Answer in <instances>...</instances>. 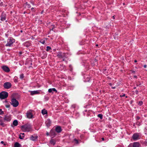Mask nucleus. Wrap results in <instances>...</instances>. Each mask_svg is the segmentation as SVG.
Segmentation results:
<instances>
[{"label": "nucleus", "instance_id": "nucleus-1", "mask_svg": "<svg viewBox=\"0 0 147 147\" xmlns=\"http://www.w3.org/2000/svg\"><path fill=\"white\" fill-rule=\"evenodd\" d=\"M21 129L24 132H29L32 131L31 125L28 124H25L21 127Z\"/></svg>", "mask_w": 147, "mask_h": 147}, {"label": "nucleus", "instance_id": "nucleus-2", "mask_svg": "<svg viewBox=\"0 0 147 147\" xmlns=\"http://www.w3.org/2000/svg\"><path fill=\"white\" fill-rule=\"evenodd\" d=\"M15 42V40L10 38L7 40V43L5 45L6 47H11L12 44Z\"/></svg>", "mask_w": 147, "mask_h": 147}, {"label": "nucleus", "instance_id": "nucleus-3", "mask_svg": "<svg viewBox=\"0 0 147 147\" xmlns=\"http://www.w3.org/2000/svg\"><path fill=\"white\" fill-rule=\"evenodd\" d=\"M8 96V93L6 92H2L0 94V98L4 99L7 97Z\"/></svg>", "mask_w": 147, "mask_h": 147}, {"label": "nucleus", "instance_id": "nucleus-4", "mask_svg": "<svg viewBox=\"0 0 147 147\" xmlns=\"http://www.w3.org/2000/svg\"><path fill=\"white\" fill-rule=\"evenodd\" d=\"M11 104L14 107H17L19 105V102L16 99L13 98L11 100Z\"/></svg>", "mask_w": 147, "mask_h": 147}, {"label": "nucleus", "instance_id": "nucleus-5", "mask_svg": "<svg viewBox=\"0 0 147 147\" xmlns=\"http://www.w3.org/2000/svg\"><path fill=\"white\" fill-rule=\"evenodd\" d=\"M11 84L9 82H5L3 84L4 87L6 89H9L11 87Z\"/></svg>", "mask_w": 147, "mask_h": 147}, {"label": "nucleus", "instance_id": "nucleus-6", "mask_svg": "<svg viewBox=\"0 0 147 147\" xmlns=\"http://www.w3.org/2000/svg\"><path fill=\"white\" fill-rule=\"evenodd\" d=\"M132 138L134 140H136L140 139L139 135L138 133H135L132 136Z\"/></svg>", "mask_w": 147, "mask_h": 147}, {"label": "nucleus", "instance_id": "nucleus-7", "mask_svg": "<svg viewBox=\"0 0 147 147\" xmlns=\"http://www.w3.org/2000/svg\"><path fill=\"white\" fill-rule=\"evenodd\" d=\"M27 116L29 119L32 118L33 117V115H32V111L30 110L27 112Z\"/></svg>", "mask_w": 147, "mask_h": 147}, {"label": "nucleus", "instance_id": "nucleus-8", "mask_svg": "<svg viewBox=\"0 0 147 147\" xmlns=\"http://www.w3.org/2000/svg\"><path fill=\"white\" fill-rule=\"evenodd\" d=\"M11 119V116L10 115H5V116L4 117V120L7 121H10Z\"/></svg>", "mask_w": 147, "mask_h": 147}, {"label": "nucleus", "instance_id": "nucleus-9", "mask_svg": "<svg viewBox=\"0 0 147 147\" xmlns=\"http://www.w3.org/2000/svg\"><path fill=\"white\" fill-rule=\"evenodd\" d=\"M51 121L50 120V119H48L46 121H45V124L46 125V126L47 127H49L51 125Z\"/></svg>", "mask_w": 147, "mask_h": 147}, {"label": "nucleus", "instance_id": "nucleus-10", "mask_svg": "<svg viewBox=\"0 0 147 147\" xmlns=\"http://www.w3.org/2000/svg\"><path fill=\"white\" fill-rule=\"evenodd\" d=\"M3 70L6 72H9L10 71L9 68L6 66H4L2 67Z\"/></svg>", "mask_w": 147, "mask_h": 147}, {"label": "nucleus", "instance_id": "nucleus-11", "mask_svg": "<svg viewBox=\"0 0 147 147\" xmlns=\"http://www.w3.org/2000/svg\"><path fill=\"white\" fill-rule=\"evenodd\" d=\"M57 56L59 58H63L64 57V54L61 52H59L57 53Z\"/></svg>", "mask_w": 147, "mask_h": 147}, {"label": "nucleus", "instance_id": "nucleus-12", "mask_svg": "<svg viewBox=\"0 0 147 147\" xmlns=\"http://www.w3.org/2000/svg\"><path fill=\"white\" fill-rule=\"evenodd\" d=\"M130 144L134 147H139L140 146V144L138 142H134Z\"/></svg>", "mask_w": 147, "mask_h": 147}, {"label": "nucleus", "instance_id": "nucleus-13", "mask_svg": "<svg viewBox=\"0 0 147 147\" xmlns=\"http://www.w3.org/2000/svg\"><path fill=\"white\" fill-rule=\"evenodd\" d=\"M40 93L39 90H35L31 92V95H33L34 94H39Z\"/></svg>", "mask_w": 147, "mask_h": 147}, {"label": "nucleus", "instance_id": "nucleus-14", "mask_svg": "<svg viewBox=\"0 0 147 147\" xmlns=\"http://www.w3.org/2000/svg\"><path fill=\"white\" fill-rule=\"evenodd\" d=\"M38 136H31L30 137V139L32 141H35L37 139Z\"/></svg>", "mask_w": 147, "mask_h": 147}, {"label": "nucleus", "instance_id": "nucleus-15", "mask_svg": "<svg viewBox=\"0 0 147 147\" xmlns=\"http://www.w3.org/2000/svg\"><path fill=\"white\" fill-rule=\"evenodd\" d=\"M18 121L17 120H14L13 122L12 125L11 126L12 127L16 126L18 125Z\"/></svg>", "mask_w": 147, "mask_h": 147}, {"label": "nucleus", "instance_id": "nucleus-16", "mask_svg": "<svg viewBox=\"0 0 147 147\" xmlns=\"http://www.w3.org/2000/svg\"><path fill=\"white\" fill-rule=\"evenodd\" d=\"M55 130L58 133H59L61 131V128L60 126H58L56 127Z\"/></svg>", "mask_w": 147, "mask_h": 147}, {"label": "nucleus", "instance_id": "nucleus-17", "mask_svg": "<svg viewBox=\"0 0 147 147\" xmlns=\"http://www.w3.org/2000/svg\"><path fill=\"white\" fill-rule=\"evenodd\" d=\"M41 113L43 115H44L47 114V112L45 109H44L42 110Z\"/></svg>", "mask_w": 147, "mask_h": 147}, {"label": "nucleus", "instance_id": "nucleus-18", "mask_svg": "<svg viewBox=\"0 0 147 147\" xmlns=\"http://www.w3.org/2000/svg\"><path fill=\"white\" fill-rule=\"evenodd\" d=\"M52 91H55L56 92H57V90L55 88H50L48 90V92H49L50 93L51 92H52Z\"/></svg>", "mask_w": 147, "mask_h": 147}, {"label": "nucleus", "instance_id": "nucleus-19", "mask_svg": "<svg viewBox=\"0 0 147 147\" xmlns=\"http://www.w3.org/2000/svg\"><path fill=\"white\" fill-rule=\"evenodd\" d=\"M50 143L51 144H53V145H54L55 144L56 141L54 140L51 139L50 140Z\"/></svg>", "mask_w": 147, "mask_h": 147}, {"label": "nucleus", "instance_id": "nucleus-20", "mask_svg": "<svg viewBox=\"0 0 147 147\" xmlns=\"http://www.w3.org/2000/svg\"><path fill=\"white\" fill-rule=\"evenodd\" d=\"M20 144L16 142L14 144V147H20Z\"/></svg>", "mask_w": 147, "mask_h": 147}, {"label": "nucleus", "instance_id": "nucleus-21", "mask_svg": "<svg viewBox=\"0 0 147 147\" xmlns=\"http://www.w3.org/2000/svg\"><path fill=\"white\" fill-rule=\"evenodd\" d=\"M25 5L26 6H27L28 8H30L31 7L30 4L28 3H25Z\"/></svg>", "mask_w": 147, "mask_h": 147}, {"label": "nucleus", "instance_id": "nucleus-22", "mask_svg": "<svg viewBox=\"0 0 147 147\" xmlns=\"http://www.w3.org/2000/svg\"><path fill=\"white\" fill-rule=\"evenodd\" d=\"M0 125L2 126L3 127H4L5 124L3 123L1 120H0Z\"/></svg>", "mask_w": 147, "mask_h": 147}, {"label": "nucleus", "instance_id": "nucleus-23", "mask_svg": "<svg viewBox=\"0 0 147 147\" xmlns=\"http://www.w3.org/2000/svg\"><path fill=\"white\" fill-rule=\"evenodd\" d=\"M98 117H99L100 119H102V115L101 114H99L98 115Z\"/></svg>", "mask_w": 147, "mask_h": 147}, {"label": "nucleus", "instance_id": "nucleus-24", "mask_svg": "<svg viewBox=\"0 0 147 147\" xmlns=\"http://www.w3.org/2000/svg\"><path fill=\"white\" fill-rule=\"evenodd\" d=\"M51 49V47L49 46H47V47L46 50L47 51H49Z\"/></svg>", "mask_w": 147, "mask_h": 147}, {"label": "nucleus", "instance_id": "nucleus-25", "mask_svg": "<svg viewBox=\"0 0 147 147\" xmlns=\"http://www.w3.org/2000/svg\"><path fill=\"white\" fill-rule=\"evenodd\" d=\"M143 102L142 101H140L138 103V105L140 106H141L142 105Z\"/></svg>", "mask_w": 147, "mask_h": 147}, {"label": "nucleus", "instance_id": "nucleus-26", "mask_svg": "<svg viewBox=\"0 0 147 147\" xmlns=\"http://www.w3.org/2000/svg\"><path fill=\"white\" fill-rule=\"evenodd\" d=\"M24 77V75L23 74H21L20 75V78L21 79L23 78Z\"/></svg>", "mask_w": 147, "mask_h": 147}, {"label": "nucleus", "instance_id": "nucleus-27", "mask_svg": "<svg viewBox=\"0 0 147 147\" xmlns=\"http://www.w3.org/2000/svg\"><path fill=\"white\" fill-rule=\"evenodd\" d=\"M74 141L76 143V144L78 143V141L77 140L75 139H74Z\"/></svg>", "mask_w": 147, "mask_h": 147}, {"label": "nucleus", "instance_id": "nucleus-28", "mask_svg": "<svg viewBox=\"0 0 147 147\" xmlns=\"http://www.w3.org/2000/svg\"><path fill=\"white\" fill-rule=\"evenodd\" d=\"M10 105L9 104H7L5 105L6 108H9V107Z\"/></svg>", "mask_w": 147, "mask_h": 147}, {"label": "nucleus", "instance_id": "nucleus-29", "mask_svg": "<svg viewBox=\"0 0 147 147\" xmlns=\"http://www.w3.org/2000/svg\"><path fill=\"white\" fill-rule=\"evenodd\" d=\"M49 97L47 96H45V99L46 100H47L49 99Z\"/></svg>", "mask_w": 147, "mask_h": 147}, {"label": "nucleus", "instance_id": "nucleus-30", "mask_svg": "<svg viewBox=\"0 0 147 147\" xmlns=\"http://www.w3.org/2000/svg\"><path fill=\"white\" fill-rule=\"evenodd\" d=\"M40 42H41L42 44H44L45 43V41L44 40H41Z\"/></svg>", "mask_w": 147, "mask_h": 147}, {"label": "nucleus", "instance_id": "nucleus-31", "mask_svg": "<svg viewBox=\"0 0 147 147\" xmlns=\"http://www.w3.org/2000/svg\"><path fill=\"white\" fill-rule=\"evenodd\" d=\"M125 96V94H123V95H120V96L121 97H124Z\"/></svg>", "mask_w": 147, "mask_h": 147}, {"label": "nucleus", "instance_id": "nucleus-32", "mask_svg": "<svg viewBox=\"0 0 147 147\" xmlns=\"http://www.w3.org/2000/svg\"><path fill=\"white\" fill-rule=\"evenodd\" d=\"M2 113H3V112L1 109H0V115L2 114Z\"/></svg>", "mask_w": 147, "mask_h": 147}, {"label": "nucleus", "instance_id": "nucleus-33", "mask_svg": "<svg viewBox=\"0 0 147 147\" xmlns=\"http://www.w3.org/2000/svg\"><path fill=\"white\" fill-rule=\"evenodd\" d=\"M128 147H134L133 146H132V145L130 144L128 146Z\"/></svg>", "mask_w": 147, "mask_h": 147}, {"label": "nucleus", "instance_id": "nucleus-34", "mask_svg": "<svg viewBox=\"0 0 147 147\" xmlns=\"http://www.w3.org/2000/svg\"><path fill=\"white\" fill-rule=\"evenodd\" d=\"M135 92L136 94H137L138 93V91L136 90L135 91Z\"/></svg>", "mask_w": 147, "mask_h": 147}, {"label": "nucleus", "instance_id": "nucleus-35", "mask_svg": "<svg viewBox=\"0 0 147 147\" xmlns=\"http://www.w3.org/2000/svg\"><path fill=\"white\" fill-rule=\"evenodd\" d=\"M19 138H20V139H22L23 138H21V136H19Z\"/></svg>", "mask_w": 147, "mask_h": 147}, {"label": "nucleus", "instance_id": "nucleus-36", "mask_svg": "<svg viewBox=\"0 0 147 147\" xmlns=\"http://www.w3.org/2000/svg\"><path fill=\"white\" fill-rule=\"evenodd\" d=\"M34 8H33V7H32V8H31V10H32V11H34Z\"/></svg>", "mask_w": 147, "mask_h": 147}, {"label": "nucleus", "instance_id": "nucleus-37", "mask_svg": "<svg viewBox=\"0 0 147 147\" xmlns=\"http://www.w3.org/2000/svg\"><path fill=\"white\" fill-rule=\"evenodd\" d=\"M137 119H138H138H140V117H137Z\"/></svg>", "mask_w": 147, "mask_h": 147}, {"label": "nucleus", "instance_id": "nucleus-38", "mask_svg": "<svg viewBox=\"0 0 147 147\" xmlns=\"http://www.w3.org/2000/svg\"><path fill=\"white\" fill-rule=\"evenodd\" d=\"M144 67L145 68H146V65H144Z\"/></svg>", "mask_w": 147, "mask_h": 147}, {"label": "nucleus", "instance_id": "nucleus-39", "mask_svg": "<svg viewBox=\"0 0 147 147\" xmlns=\"http://www.w3.org/2000/svg\"><path fill=\"white\" fill-rule=\"evenodd\" d=\"M102 140L104 141V138H102Z\"/></svg>", "mask_w": 147, "mask_h": 147}, {"label": "nucleus", "instance_id": "nucleus-40", "mask_svg": "<svg viewBox=\"0 0 147 147\" xmlns=\"http://www.w3.org/2000/svg\"><path fill=\"white\" fill-rule=\"evenodd\" d=\"M1 143L3 144L4 143V142L3 141H2L1 142Z\"/></svg>", "mask_w": 147, "mask_h": 147}, {"label": "nucleus", "instance_id": "nucleus-41", "mask_svg": "<svg viewBox=\"0 0 147 147\" xmlns=\"http://www.w3.org/2000/svg\"><path fill=\"white\" fill-rule=\"evenodd\" d=\"M134 62H135V63L137 62V61L136 60H134Z\"/></svg>", "mask_w": 147, "mask_h": 147}, {"label": "nucleus", "instance_id": "nucleus-42", "mask_svg": "<svg viewBox=\"0 0 147 147\" xmlns=\"http://www.w3.org/2000/svg\"><path fill=\"white\" fill-rule=\"evenodd\" d=\"M22 54V52H20V55H21V54Z\"/></svg>", "mask_w": 147, "mask_h": 147}, {"label": "nucleus", "instance_id": "nucleus-43", "mask_svg": "<svg viewBox=\"0 0 147 147\" xmlns=\"http://www.w3.org/2000/svg\"><path fill=\"white\" fill-rule=\"evenodd\" d=\"M112 88H113V89H115V87H112Z\"/></svg>", "mask_w": 147, "mask_h": 147}, {"label": "nucleus", "instance_id": "nucleus-44", "mask_svg": "<svg viewBox=\"0 0 147 147\" xmlns=\"http://www.w3.org/2000/svg\"><path fill=\"white\" fill-rule=\"evenodd\" d=\"M1 19V20L2 21H3V20H5V19Z\"/></svg>", "mask_w": 147, "mask_h": 147}, {"label": "nucleus", "instance_id": "nucleus-45", "mask_svg": "<svg viewBox=\"0 0 147 147\" xmlns=\"http://www.w3.org/2000/svg\"><path fill=\"white\" fill-rule=\"evenodd\" d=\"M21 134H22V135H24V133H21Z\"/></svg>", "mask_w": 147, "mask_h": 147}, {"label": "nucleus", "instance_id": "nucleus-46", "mask_svg": "<svg viewBox=\"0 0 147 147\" xmlns=\"http://www.w3.org/2000/svg\"><path fill=\"white\" fill-rule=\"evenodd\" d=\"M47 136H48V135H49V133H47Z\"/></svg>", "mask_w": 147, "mask_h": 147}, {"label": "nucleus", "instance_id": "nucleus-47", "mask_svg": "<svg viewBox=\"0 0 147 147\" xmlns=\"http://www.w3.org/2000/svg\"><path fill=\"white\" fill-rule=\"evenodd\" d=\"M134 77L135 78H137V76H134Z\"/></svg>", "mask_w": 147, "mask_h": 147}, {"label": "nucleus", "instance_id": "nucleus-48", "mask_svg": "<svg viewBox=\"0 0 147 147\" xmlns=\"http://www.w3.org/2000/svg\"><path fill=\"white\" fill-rule=\"evenodd\" d=\"M113 18H115V16H113Z\"/></svg>", "mask_w": 147, "mask_h": 147}, {"label": "nucleus", "instance_id": "nucleus-49", "mask_svg": "<svg viewBox=\"0 0 147 147\" xmlns=\"http://www.w3.org/2000/svg\"><path fill=\"white\" fill-rule=\"evenodd\" d=\"M3 18V19H4V18H4V17H3V18H2H2Z\"/></svg>", "mask_w": 147, "mask_h": 147}, {"label": "nucleus", "instance_id": "nucleus-50", "mask_svg": "<svg viewBox=\"0 0 147 147\" xmlns=\"http://www.w3.org/2000/svg\"><path fill=\"white\" fill-rule=\"evenodd\" d=\"M20 32H22V30H21L20 31Z\"/></svg>", "mask_w": 147, "mask_h": 147}, {"label": "nucleus", "instance_id": "nucleus-51", "mask_svg": "<svg viewBox=\"0 0 147 147\" xmlns=\"http://www.w3.org/2000/svg\"><path fill=\"white\" fill-rule=\"evenodd\" d=\"M51 134H52V131H51Z\"/></svg>", "mask_w": 147, "mask_h": 147}, {"label": "nucleus", "instance_id": "nucleus-52", "mask_svg": "<svg viewBox=\"0 0 147 147\" xmlns=\"http://www.w3.org/2000/svg\"><path fill=\"white\" fill-rule=\"evenodd\" d=\"M43 13V11H42L41 12V13Z\"/></svg>", "mask_w": 147, "mask_h": 147}, {"label": "nucleus", "instance_id": "nucleus-53", "mask_svg": "<svg viewBox=\"0 0 147 147\" xmlns=\"http://www.w3.org/2000/svg\"><path fill=\"white\" fill-rule=\"evenodd\" d=\"M31 3H32V4H33V3H32V2H31Z\"/></svg>", "mask_w": 147, "mask_h": 147}, {"label": "nucleus", "instance_id": "nucleus-54", "mask_svg": "<svg viewBox=\"0 0 147 147\" xmlns=\"http://www.w3.org/2000/svg\"><path fill=\"white\" fill-rule=\"evenodd\" d=\"M98 46V45H96V46Z\"/></svg>", "mask_w": 147, "mask_h": 147}, {"label": "nucleus", "instance_id": "nucleus-55", "mask_svg": "<svg viewBox=\"0 0 147 147\" xmlns=\"http://www.w3.org/2000/svg\"><path fill=\"white\" fill-rule=\"evenodd\" d=\"M109 84L111 85V83H110Z\"/></svg>", "mask_w": 147, "mask_h": 147}, {"label": "nucleus", "instance_id": "nucleus-56", "mask_svg": "<svg viewBox=\"0 0 147 147\" xmlns=\"http://www.w3.org/2000/svg\"><path fill=\"white\" fill-rule=\"evenodd\" d=\"M126 98H127V96H126Z\"/></svg>", "mask_w": 147, "mask_h": 147}]
</instances>
